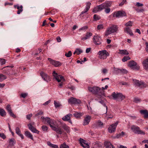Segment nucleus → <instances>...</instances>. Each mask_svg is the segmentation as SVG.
Here are the masks:
<instances>
[{
    "instance_id": "obj_1",
    "label": "nucleus",
    "mask_w": 148,
    "mask_h": 148,
    "mask_svg": "<svg viewBox=\"0 0 148 148\" xmlns=\"http://www.w3.org/2000/svg\"><path fill=\"white\" fill-rule=\"evenodd\" d=\"M118 30V27L116 25H113L108 27L105 32V36H107L109 35L117 32Z\"/></svg>"
},
{
    "instance_id": "obj_2",
    "label": "nucleus",
    "mask_w": 148,
    "mask_h": 148,
    "mask_svg": "<svg viewBox=\"0 0 148 148\" xmlns=\"http://www.w3.org/2000/svg\"><path fill=\"white\" fill-rule=\"evenodd\" d=\"M49 125L52 130L56 131L57 133L59 134H61L62 133L61 129L58 127L59 125L56 122H54L53 120H52L51 121Z\"/></svg>"
},
{
    "instance_id": "obj_3",
    "label": "nucleus",
    "mask_w": 148,
    "mask_h": 148,
    "mask_svg": "<svg viewBox=\"0 0 148 148\" xmlns=\"http://www.w3.org/2000/svg\"><path fill=\"white\" fill-rule=\"evenodd\" d=\"M53 75L54 78L59 82L62 81V82L59 84V87L61 88L63 85V82L64 81V77L61 75H58L57 73H56L55 71L53 72Z\"/></svg>"
},
{
    "instance_id": "obj_4",
    "label": "nucleus",
    "mask_w": 148,
    "mask_h": 148,
    "mask_svg": "<svg viewBox=\"0 0 148 148\" xmlns=\"http://www.w3.org/2000/svg\"><path fill=\"white\" fill-rule=\"evenodd\" d=\"M88 89L89 91L93 94L98 95L99 96H100L99 92H101L102 93H103L102 90H101V88L98 86L89 87L88 88Z\"/></svg>"
},
{
    "instance_id": "obj_5",
    "label": "nucleus",
    "mask_w": 148,
    "mask_h": 148,
    "mask_svg": "<svg viewBox=\"0 0 148 148\" xmlns=\"http://www.w3.org/2000/svg\"><path fill=\"white\" fill-rule=\"evenodd\" d=\"M111 96L114 100H121V101L124 99L125 98V97L121 93L115 92H113Z\"/></svg>"
},
{
    "instance_id": "obj_6",
    "label": "nucleus",
    "mask_w": 148,
    "mask_h": 148,
    "mask_svg": "<svg viewBox=\"0 0 148 148\" xmlns=\"http://www.w3.org/2000/svg\"><path fill=\"white\" fill-rule=\"evenodd\" d=\"M98 54L99 55V58L103 60L105 59L109 56V53L105 50L99 51Z\"/></svg>"
},
{
    "instance_id": "obj_7",
    "label": "nucleus",
    "mask_w": 148,
    "mask_h": 148,
    "mask_svg": "<svg viewBox=\"0 0 148 148\" xmlns=\"http://www.w3.org/2000/svg\"><path fill=\"white\" fill-rule=\"evenodd\" d=\"M131 129L135 134L145 135V132L140 130V128L137 126L133 125L131 126Z\"/></svg>"
},
{
    "instance_id": "obj_8",
    "label": "nucleus",
    "mask_w": 148,
    "mask_h": 148,
    "mask_svg": "<svg viewBox=\"0 0 148 148\" xmlns=\"http://www.w3.org/2000/svg\"><path fill=\"white\" fill-rule=\"evenodd\" d=\"M92 40L94 43L97 45H99L101 43V38L97 34L93 36Z\"/></svg>"
},
{
    "instance_id": "obj_9",
    "label": "nucleus",
    "mask_w": 148,
    "mask_h": 148,
    "mask_svg": "<svg viewBox=\"0 0 148 148\" xmlns=\"http://www.w3.org/2000/svg\"><path fill=\"white\" fill-rule=\"evenodd\" d=\"M128 66L134 70H138L140 68L139 66L134 61H130L129 63Z\"/></svg>"
},
{
    "instance_id": "obj_10",
    "label": "nucleus",
    "mask_w": 148,
    "mask_h": 148,
    "mask_svg": "<svg viewBox=\"0 0 148 148\" xmlns=\"http://www.w3.org/2000/svg\"><path fill=\"white\" fill-rule=\"evenodd\" d=\"M126 16L125 12L122 10L118 11L115 12L113 14V17L118 18L119 17H123Z\"/></svg>"
},
{
    "instance_id": "obj_11",
    "label": "nucleus",
    "mask_w": 148,
    "mask_h": 148,
    "mask_svg": "<svg viewBox=\"0 0 148 148\" xmlns=\"http://www.w3.org/2000/svg\"><path fill=\"white\" fill-rule=\"evenodd\" d=\"M68 102L71 104H78L81 103V101L79 99L73 97H71L68 100Z\"/></svg>"
},
{
    "instance_id": "obj_12",
    "label": "nucleus",
    "mask_w": 148,
    "mask_h": 148,
    "mask_svg": "<svg viewBox=\"0 0 148 148\" xmlns=\"http://www.w3.org/2000/svg\"><path fill=\"white\" fill-rule=\"evenodd\" d=\"M40 75L44 80L48 82L51 80V78L49 75L45 73L41 72L40 73Z\"/></svg>"
},
{
    "instance_id": "obj_13",
    "label": "nucleus",
    "mask_w": 148,
    "mask_h": 148,
    "mask_svg": "<svg viewBox=\"0 0 148 148\" xmlns=\"http://www.w3.org/2000/svg\"><path fill=\"white\" fill-rule=\"evenodd\" d=\"M118 123V122L117 121L110 125L108 128V132L110 133L114 132L116 130V128Z\"/></svg>"
},
{
    "instance_id": "obj_14",
    "label": "nucleus",
    "mask_w": 148,
    "mask_h": 148,
    "mask_svg": "<svg viewBox=\"0 0 148 148\" xmlns=\"http://www.w3.org/2000/svg\"><path fill=\"white\" fill-rule=\"evenodd\" d=\"M48 60L50 62L51 64L55 67L59 66L61 64V63L60 62L53 60L50 58H48Z\"/></svg>"
},
{
    "instance_id": "obj_15",
    "label": "nucleus",
    "mask_w": 148,
    "mask_h": 148,
    "mask_svg": "<svg viewBox=\"0 0 148 148\" xmlns=\"http://www.w3.org/2000/svg\"><path fill=\"white\" fill-rule=\"evenodd\" d=\"M79 141L80 144L84 148H89V145L88 144L86 143V141L84 140L83 139L80 138Z\"/></svg>"
},
{
    "instance_id": "obj_16",
    "label": "nucleus",
    "mask_w": 148,
    "mask_h": 148,
    "mask_svg": "<svg viewBox=\"0 0 148 148\" xmlns=\"http://www.w3.org/2000/svg\"><path fill=\"white\" fill-rule=\"evenodd\" d=\"M91 119V116L89 115H87L84 118V122L83 123V125H88L90 120Z\"/></svg>"
},
{
    "instance_id": "obj_17",
    "label": "nucleus",
    "mask_w": 148,
    "mask_h": 148,
    "mask_svg": "<svg viewBox=\"0 0 148 148\" xmlns=\"http://www.w3.org/2000/svg\"><path fill=\"white\" fill-rule=\"evenodd\" d=\"M41 119L42 120V122L45 124L46 123H47L49 125L51 122V121L53 119H51L49 117H44L43 116H41Z\"/></svg>"
},
{
    "instance_id": "obj_18",
    "label": "nucleus",
    "mask_w": 148,
    "mask_h": 148,
    "mask_svg": "<svg viewBox=\"0 0 148 148\" xmlns=\"http://www.w3.org/2000/svg\"><path fill=\"white\" fill-rule=\"evenodd\" d=\"M72 115L71 114H69L62 118V119L64 121H68L71 124L72 123V121L70 120L71 116Z\"/></svg>"
},
{
    "instance_id": "obj_19",
    "label": "nucleus",
    "mask_w": 148,
    "mask_h": 148,
    "mask_svg": "<svg viewBox=\"0 0 148 148\" xmlns=\"http://www.w3.org/2000/svg\"><path fill=\"white\" fill-rule=\"evenodd\" d=\"M28 126L29 127V129L33 132L36 133L37 134H39V131L37 130L31 124H29L28 125Z\"/></svg>"
},
{
    "instance_id": "obj_20",
    "label": "nucleus",
    "mask_w": 148,
    "mask_h": 148,
    "mask_svg": "<svg viewBox=\"0 0 148 148\" xmlns=\"http://www.w3.org/2000/svg\"><path fill=\"white\" fill-rule=\"evenodd\" d=\"M134 84L136 86H140L141 85H144L145 83L142 81H139L136 79H133Z\"/></svg>"
},
{
    "instance_id": "obj_21",
    "label": "nucleus",
    "mask_w": 148,
    "mask_h": 148,
    "mask_svg": "<svg viewBox=\"0 0 148 148\" xmlns=\"http://www.w3.org/2000/svg\"><path fill=\"white\" fill-rule=\"evenodd\" d=\"M144 69L146 70H148V58L144 60L142 62Z\"/></svg>"
},
{
    "instance_id": "obj_22",
    "label": "nucleus",
    "mask_w": 148,
    "mask_h": 148,
    "mask_svg": "<svg viewBox=\"0 0 148 148\" xmlns=\"http://www.w3.org/2000/svg\"><path fill=\"white\" fill-rule=\"evenodd\" d=\"M14 7L15 8H17L18 10L17 11V14H20L23 11V7L22 5H21L20 6H19V5L18 4L16 5H14Z\"/></svg>"
},
{
    "instance_id": "obj_23",
    "label": "nucleus",
    "mask_w": 148,
    "mask_h": 148,
    "mask_svg": "<svg viewBox=\"0 0 148 148\" xmlns=\"http://www.w3.org/2000/svg\"><path fill=\"white\" fill-rule=\"evenodd\" d=\"M101 144L100 143L96 142L92 143L91 148H101Z\"/></svg>"
},
{
    "instance_id": "obj_24",
    "label": "nucleus",
    "mask_w": 148,
    "mask_h": 148,
    "mask_svg": "<svg viewBox=\"0 0 148 148\" xmlns=\"http://www.w3.org/2000/svg\"><path fill=\"white\" fill-rule=\"evenodd\" d=\"M91 4V3L89 2H86L85 8L82 12V14H83L86 13L90 9Z\"/></svg>"
},
{
    "instance_id": "obj_25",
    "label": "nucleus",
    "mask_w": 148,
    "mask_h": 148,
    "mask_svg": "<svg viewBox=\"0 0 148 148\" xmlns=\"http://www.w3.org/2000/svg\"><path fill=\"white\" fill-rule=\"evenodd\" d=\"M92 34L90 32H87L85 35V36L82 38L81 39L82 40H85L90 38V37L92 36Z\"/></svg>"
},
{
    "instance_id": "obj_26",
    "label": "nucleus",
    "mask_w": 148,
    "mask_h": 148,
    "mask_svg": "<svg viewBox=\"0 0 148 148\" xmlns=\"http://www.w3.org/2000/svg\"><path fill=\"white\" fill-rule=\"evenodd\" d=\"M112 3V2L108 1H106L105 3H102V4L103 5V7L104 9H105L106 8L110 7Z\"/></svg>"
},
{
    "instance_id": "obj_27",
    "label": "nucleus",
    "mask_w": 148,
    "mask_h": 148,
    "mask_svg": "<svg viewBox=\"0 0 148 148\" xmlns=\"http://www.w3.org/2000/svg\"><path fill=\"white\" fill-rule=\"evenodd\" d=\"M104 145L106 148H115L113 145L110 142L108 141L105 142Z\"/></svg>"
},
{
    "instance_id": "obj_28",
    "label": "nucleus",
    "mask_w": 148,
    "mask_h": 148,
    "mask_svg": "<svg viewBox=\"0 0 148 148\" xmlns=\"http://www.w3.org/2000/svg\"><path fill=\"white\" fill-rule=\"evenodd\" d=\"M140 113L144 115L145 118H148V111L147 110H140Z\"/></svg>"
},
{
    "instance_id": "obj_29",
    "label": "nucleus",
    "mask_w": 148,
    "mask_h": 148,
    "mask_svg": "<svg viewBox=\"0 0 148 148\" xmlns=\"http://www.w3.org/2000/svg\"><path fill=\"white\" fill-rule=\"evenodd\" d=\"M15 131L16 133L20 136L22 139L24 138V136L22 134H21V131L18 127H17L16 128Z\"/></svg>"
},
{
    "instance_id": "obj_30",
    "label": "nucleus",
    "mask_w": 148,
    "mask_h": 148,
    "mask_svg": "<svg viewBox=\"0 0 148 148\" xmlns=\"http://www.w3.org/2000/svg\"><path fill=\"white\" fill-rule=\"evenodd\" d=\"M124 31L125 32H126L127 33L129 34L131 36H133L134 35L130 27H127L125 28Z\"/></svg>"
},
{
    "instance_id": "obj_31",
    "label": "nucleus",
    "mask_w": 148,
    "mask_h": 148,
    "mask_svg": "<svg viewBox=\"0 0 148 148\" xmlns=\"http://www.w3.org/2000/svg\"><path fill=\"white\" fill-rule=\"evenodd\" d=\"M9 67V66H7L4 67L1 69V70H3V73L6 75H9L10 74L9 69L6 68V67Z\"/></svg>"
},
{
    "instance_id": "obj_32",
    "label": "nucleus",
    "mask_w": 148,
    "mask_h": 148,
    "mask_svg": "<svg viewBox=\"0 0 148 148\" xmlns=\"http://www.w3.org/2000/svg\"><path fill=\"white\" fill-rule=\"evenodd\" d=\"M94 125L95 127H101L103 126V123L101 121L99 120L98 121L95 122Z\"/></svg>"
},
{
    "instance_id": "obj_33",
    "label": "nucleus",
    "mask_w": 148,
    "mask_h": 148,
    "mask_svg": "<svg viewBox=\"0 0 148 148\" xmlns=\"http://www.w3.org/2000/svg\"><path fill=\"white\" fill-rule=\"evenodd\" d=\"M25 135L27 138L34 140L33 136L31 133L29 131H26L25 133Z\"/></svg>"
},
{
    "instance_id": "obj_34",
    "label": "nucleus",
    "mask_w": 148,
    "mask_h": 148,
    "mask_svg": "<svg viewBox=\"0 0 148 148\" xmlns=\"http://www.w3.org/2000/svg\"><path fill=\"white\" fill-rule=\"evenodd\" d=\"M47 144L49 146L53 148H58V145L53 144L49 141H48L47 142Z\"/></svg>"
},
{
    "instance_id": "obj_35",
    "label": "nucleus",
    "mask_w": 148,
    "mask_h": 148,
    "mask_svg": "<svg viewBox=\"0 0 148 148\" xmlns=\"http://www.w3.org/2000/svg\"><path fill=\"white\" fill-rule=\"evenodd\" d=\"M119 53L122 55H127L129 54L128 52L125 49L119 50Z\"/></svg>"
},
{
    "instance_id": "obj_36",
    "label": "nucleus",
    "mask_w": 148,
    "mask_h": 148,
    "mask_svg": "<svg viewBox=\"0 0 148 148\" xmlns=\"http://www.w3.org/2000/svg\"><path fill=\"white\" fill-rule=\"evenodd\" d=\"M83 52V51L81 49L79 48H77L76 49L75 52H74L73 54H75L76 53L77 55H79Z\"/></svg>"
},
{
    "instance_id": "obj_37",
    "label": "nucleus",
    "mask_w": 148,
    "mask_h": 148,
    "mask_svg": "<svg viewBox=\"0 0 148 148\" xmlns=\"http://www.w3.org/2000/svg\"><path fill=\"white\" fill-rule=\"evenodd\" d=\"M83 114V113L78 112H75L73 114L74 116L76 118H79Z\"/></svg>"
},
{
    "instance_id": "obj_38",
    "label": "nucleus",
    "mask_w": 148,
    "mask_h": 148,
    "mask_svg": "<svg viewBox=\"0 0 148 148\" xmlns=\"http://www.w3.org/2000/svg\"><path fill=\"white\" fill-rule=\"evenodd\" d=\"M62 127L67 132H70V128L66 124H63L62 126Z\"/></svg>"
},
{
    "instance_id": "obj_39",
    "label": "nucleus",
    "mask_w": 148,
    "mask_h": 148,
    "mask_svg": "<svg viewBox=\"0 0 148 148\" xmlns=\"http://www.w3.org/2000/svg\"><path fill=\"white\" fill-rule=\"evenodd\" d=\"M108 87V85H106L104 87H102V88H101V90H102V91H103V93H101V92H99V94H100V96H102L103 95H104V90L106 89H107V88Z\"/></svg>"
},
{
    "instance_id": "obj_40",
    "label": "nucleus",
    "mask_w": 148,
    "mask_h": 148,
    "mask_svg": "<svg viewBox=\"0 0 148 148\" xmlns=\"http://www.w3.org/2000/svg\"><path fill=\"white\" fill-rule=\"evenodd\" d=\"M7 77L5 75H3L2 74L0 73V82L4 80Z\"/></svg>"
},
{
    "instance_id": "obj_41",
    "label": "nucleus",
    "mask_w": 148,
    "mask_h": 148,
    "mask_svg": "<svg viewBox=\"0 0 148 148\" xmlns=\"http://www.w3.org/2000/svg\"><path fill=\"white\" fill-rule=\"evenodd\" d=\"M0 115L2 116H3L6 115V112L4 110L0 108Z\"/></svg>"
},
{
    "instance_id": "obj_42",
    "label": "nucleus",
    "mask_w": 148,
    "mask_h": 148,
    "mask_svg": "<svg viewBox=\"0 0 148 148\" xmlns=\"http://www.w3.org/2000/svg\"><path fill=\"white\" fill-rule=\"evenodd\" d=\"M9 143L10 145H13L15 143V140L13 138L10 139L9 140Z\"/></svg>"
},
{
    "instance_id": "obj_43",
    "label": "nucleus",
    "mask_w": 148,
    "mask_h": 148,
    "mask_svg": "<svg viewBox=\"0 0 148 148\" xmlns=\"http://www.w3.org/2000/svg\"><path fill=\"white\" fill-rule=\"evenodd\" d=\"M60 148H69V146L66 145L65 143H64L61 144L60 145Z\"/></svg>"
},
{
    "instance_id": "obj_44",
    "label": "nucleus",
    "mask_w": 148,
    "mask_h": 148,
    "mask_svg": "<svg viewBox=\"0 0 148 148\" xmlns=\"http://www.w3.org/2000/svg\"><path fill=\"white\" fill-rule=\"evenodd\" d=\"M54 104L55 108H56L59 107L61 106L59 103L55 101H54Z\"/></svg>"
},
{
    "instance_id": "obj_45",
    "label": "nucleus",
    "mask_w": 148,
    "mask_h": 148,
    "mask_svg": "<svg viewBox=\"0 0 148 148\" xmlns=\"http://www.w3.org/2000/svg\"><path fill=\"white\" fill-rule=\"evenodd\" d=\"M133 24V22H132V21H129L128 22H127V23H125V25L127 26V27H128L129 26V27H131L132 26V25Z\"/></svg>"
},
{
    "instance_id": "obj_46",
    "label": "nucleus",
    "mask_w": 148,
    "mask_h": 148,
    "mask_svg": "<svg viewBox=\"0 0 148 148\" xmlns=\"http://www.w3.org/2000/svg\"><path fill=\"white\" fill-rule=\"evenodd\" d=\"M130 58L128 56H125L122 59V61L123 62H124L128 60H130Z\"/></svg>"
},
{
    "instance_id": "obj_47",
    "label": "nucleus",
    "mask_w": 148,
    "mask_h": 148,
    "mask_svg": "<svg viewBox=\"0 0 148 148\" xmlns=\"http://www.w3.org/2000/svg\"><path fill=\"white\" fill-rule=\"evenodd\" d=\"M120 73H122L123 74H126L128 72L127 71L126 69H120Z\"/></svg>"
},
{
    "instance_id": "obj_48",
    "label": "nucleus",
    "mask_w": 148,
    "mask_h": 148,
    "mask_svg": "<svg viewBox=\"0 0 148 148\" xmlns=\"http://www.w3.org/2000/svg\"><path fill=\"white\" fill-rule=\"evenodd\" d=\"M120 69L116 68L114 67V73L116 74H118L120 73Z\"/></svg>"
},
{
    "instance_id": "obj_49",
    "label": "nucleus",
    "mask_w": 148,
    "mask_h": 148,
    "mask_svg": "<svg viewBox=\"0 0 148 148\" xmlns=\"http://www.w3.org/2000/svg\"><path fill=\"white\" fill-rule=\"evenodd\" d=\"M72 55V52L71 51H69L68 53H66L65 54V56L67 57H70Z\"/></svg>"
},
{
    "instance_id": "obj_50",
    "label": "nucleus",
    "mask_w": 148,
    "mask_h": 148,
    "mask_svg": "<svg viewBox=\"0 0 148 148\" xmlns=\"http://www.w3.org/2000/svg\"><path fill=\"white\" fill-rule=\"evenodd\" d=\"M133 101L135 103H138L141 101V100L138 98L135 97Z\"/></svg>"
},
{
    "instance_id": "obj_51",
    "label": "nucleus",
    "mask_w": 148,
    "mask_h": 148,
    "mask_svg": "<svg viewBox=\"0 0 148 148\" xmlns=\"http://www.w3.org/2000/svg\"><path fill=\"white\" fill-rule=\"evenodd\" d=\"M41 128L42 131L45 132H47L48 129V127H47L45 125H43L42 127Z\"/></svg>"
},
{
    "instance_id": "obj_52",
    "label": "nucleus",
    "mask_w": 148,
    "mask_h": 148,
    "mask_svg": "<svg viewBox=\"0 0 148 148\" xmlns=\"http://www.w3.org/2000/svg\"><path fill=\"white\" fill-rule=\"evenodd\" d=\"M99 102L100 103L102 104L103 106H105L106 107V113H105V114H106L107 113V110L108 109L107 106H106V104H105V103H104L103 101V100H101L100 101H99Z\"/></svg>"
},
{
    "instance_id": "obj_53",
    "label": "nucleus",
    "mask_w": 148,
    "mask_h": 148,
    "mask_svg": "<svg viewBox=\"0 0 148 148\" xmlns=\"http://www.w3.org/2000/svg\"><path fill=\"white\" fill-rule=\"evenodd\" d=\"M6 109L8 113L12 111L10 106L9 105H8L7 106Z\"/></svg>"
},
{
    "instance_id": "obj_54",
    "label": "nucleus",
    "mask_w": 148,
    "mask_h": 148,
    "mask_svg": "<svg viewBox=\"0 0 148 148\" xmlns=\"http://www.w3.org/2000/svg\"><path fill=\"white\" fill-rule=\"evenodd\" d=\"M0 62L1 64L2 65L5 64V60L4 59L0 58Z\"/></svg>"
},
{
    "instance_id": "obj_55",
    "label": "nucleus",
    "mask_w": 148,
    "mask_h": 148,
    "mask_svg": "<svg viewBox=\"0 0 148 148\" xmlns=\"http://www.w3.org/2000/svg\"><path fill=\"white\" fill-rule=\"evenodd\" d=\"M93 18L95 20H97L100 19V17L96 14H94L93 16Z\"/></svg>"
},
{
    "instance_id": "obj_56",
    "label": "nucleus",
    "mask_w": 148,
    "mask_h": 148,
    "mask_svg": "<svg viewBox=\"0 0 148 148\" xmlns=\"http://www.w3.org/2000/svg\"><path fill=\"white\" fill-rule=\"evenodd\" d=\"M97 7H98V8L99 11H101L103 9H104L102 4H101L98 6Z\"/></svg>"
},
{
    "instance_id": "obj_57",
    "label": "nucleus",
    "mask_w": 148,
    "mask_h": 148,
    "mask_svg": "<svg viewBox=\"0 0 148 148\" xmlns=\"http://www.w3.org/2000/svg\"><path fill=\"white\" fill-rule=\"evenodd\" d=\"M92 11L94 13H97V12L99 11L97 6L94 8Z\"/></svg>"
},
{
    "instance_id": "obj_58",
    "label": "nucleus",
    "mask_w": 148,
    "mask_h": 148,
    "mask_svg": "<svg viewBox=\"0 0 148 148\" xmlns=\"http://www.w3.org/2000/svg\"><path fill=\"white\" fill-rule=\"evenodd\" d=\"M88 27L87 26H84L79 29V30H84L88 29Z\"/></svg>"
},
{
    "instance_id": "obj_59",
    "label": "nucleus",
    "mask_w": 148,
    "mask_h": 148,
    "mask_svg": "<svg viewBox=\"0 0 148 148\" xmlns=\"http://www.w3.org/2000/svg\"><path fill=\"white\" fill-rule=\"evenodd\" d=\"M103 25L100 24L98 25L97 27V29L98 30L103 28Z\"/></svg>"
},
{
    "instance_id": "obj_60",
    "label": "nucleus",
    "mask_w": 148,
    "mask_h": 148,
    "mask_svg": "<svg viewBox=\"0 0 148 148\" xmlns=\"http://www.w3.org/2000/svg\"><path fill=\"white\" fill-rule=\"evenodd\" d=\"M136 10L138 12H142L144 11V10L143 9H136Z\"/></svg>"
},
{
    "instance_id": "obj_61",
    "label": "nucleus",
    "mask_w": 148,
    "mask_h": 148,
    "mask_svg": "<svg viewBox=\"0 0 148 148\" xmlns=\"http://www.w3.org/2000/svg\"><path fill=\"white\" fill-rule=\"evenodd\" d=\"M111 10L110 8H106L105 10V12L106 13L108 14L110 12Z\"/></svg>"
},
{
    "instance_id": "obj_62",
    "label": "nucleus",
    "mask_w": 148,
    "mask_h": 148,
    "mask_svg": "<svg viewBox=\"0 0 148 148\" xmlns=\"http://www.w3.org/2000/svg\"><path fill=\"white\" fill-rule=\"evenodd\" d=\"M0 137L3 139L5 138H6L5 136L3 133H0Z\"/></svg>"
},
{
    "instance_id": "obj_63",
    "label": "nucleus",
    "mask_w": 148,
    "mask_h": 148,
    "mask_svg": "<svg viewBox=\"0 0 148 148\" xmlns=\"http://www.w3.org/2000/svg\"><path fill=\"white\" fill-rule=\"evenodd\" d=\"M9 114L10 115L12 116V117L15 118L16 116L12 112V111H11L9 113Z\"/></svg>"
},
{
    "instance_id": "obj_64",
    "label": "nucleus",
    "mask_w": 148,
    "mask_h": 148,
    "mask_svg": "<svg viewBox=\"0 0 148 148\" xmlns=\"http://www.w3.org/2000/svg\"><path fill=\"white\" fill-rule=\"evenodd\" d=\"M107 70L106 69H103L102 70V72L104 74L106 73L107 72Z\"/></svg>"
}]
</instances>
